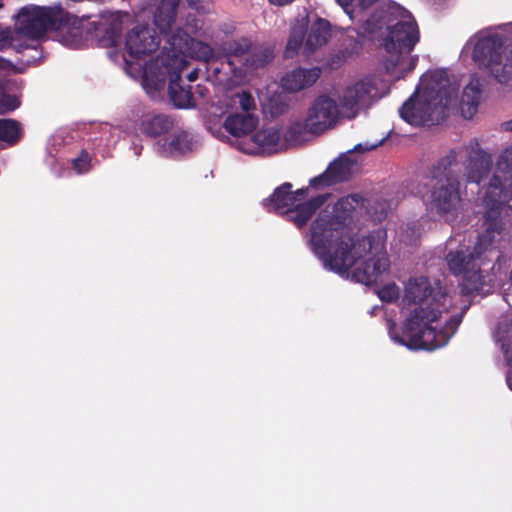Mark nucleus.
Here are the masks:
<instances>
[{"mask_svg": "<svg viewBox=\"0 0 512 512\" xmlns=\"http://www.w3.org/2000/svg\"><path fill=\"white\" fill-rule=\"evenodd\" d=\"M69 14L60 6L53 7H23L17 18V30L20 34L31 38L39 39L49 30L65 32L71 34L74 38L80 36L78 29L70 28Z\"/></svg>", "mask_w": 512, "mask_h": 512, "instance_id": "1a4fd4ad", "label": "nucleus"}, {"mask_svg": "<svg viewBox=\"0 0 512 512\" xmlns=\"http://www.w3.org/2000/svg\"><path fill=\"white\" fill-rule=\"evenodd\" d=\"M377 0H359V5L361 8L366 9L374 4Z\"/></svg>", "mask_w": 512, "mask_h": 512, "instance_id": "ea45409f", "label": "nucleus"}, {"mask_svg": "<svg viewBox=\"0 0 512 512\" xmlns=\"http://www.w3.org/2000/svg\"><path fill=\"white\" fill-rule=\"evenodd\" d=\"M331 37V25L328 20L323 18H317L312 23L306 42L305 52L307 54L313 53L319 47L325 45Z\"/></svg>", "mask_w": 512, "mask_h": 512, "instance_id": "5701e85b", "label": "nucleus"}, {"mask_svg": "<svg viewBox=\"0 0 512 512\" xmlns=\"http://www.w3.org/2000/svg\"><path fill=\"white\" fill-rule=\"evenodd\" d=\"M494 233L486 228L479 235L472 252L464 250L450 251L446 257L451 273L455 276L462 275L461 291L463 295L479 293L485 285V277L481 267L486 262H491V256L497 254L493 246Z\"/></svg>", "mask_w": 512, "mask_h": 512, "instance_id": "0eeeda50", "label": "nucleus"}, {"mask_svg": "<svg viewBox=\"0 0 512 512\" xmlns=\"http://www.w3.org/2000/svg\"><path fill=\"white\" fill-rule=\"evenodd\" d=\"M415 228H416V225H415V224H413L412 226H409V227H408V229H411L413 233L415 232Z\"/></svg>", "mask_w": 512, "mask_h": 512, "instance_id": "a18cd8bd", "label": "nucleus"}, {"mask_svg": "<svg viewBox=\"0 0 512 512\" xmlns=\"http://www.w3.org/2000/svg\"><path fill=\"white\" fill-rule=\"evenodd\" d=\"M379 144L371 145V146H364L362 144H357L352 150L349 152H367L374 148H376Z\"/></svg>", "mask_w": 512, "mask_h": 512, "instance_id": "4c0bfd02", "label": "nucleus"}, {"mask_svg": "<svg viewBox=\"0 0 512 512\" xmlns=\"http://www.w3.org/2000/svg\"><path fill=\"white\" fill-rule=\"evenodd\" d=\"M472 148L468 155L467 164L465 166V176L469 183L479 184L484 178L487 177L492 160L491 157L478 146Z\"/></svg>", "mask_w": 512, "mask_h": 512, "instance_id": "dca6fc26", "label": "nucleus"}, {"mask_svg": "<svg viewBox=\"0 0 512 512\" xmlns=\"http://www.w3.org/2000/svg\"><path fill=\"white\" fill-rule=\"evenodd\" d=\"M294 0H269L273 5L283 6L292 3Z\"/></svg>", "mask_w": 512, "mask_h": 512, "instance_id": "a19ab883", "label": "nucleus"}, {"mask_svg": "<svg viewBox=\"0 0 512 512\" xmlns=\"http://www.w3.org/2000/svg\"><path fill=\"white\" fill-rule=\"evenodd\" d=\"M251 43V40L246 37L223 41L220 44V51L227 58H239L248 53L251 49Z\"/></svg>", "mask_w": 512, "mask_h": 512, "instance_id": "bb28decb", "label": "nucleus"}, {"mask_svg": "<svg viewBox=\"0 0 512 512\" xmlns=\"http://www.w3.org/2000/svg\"><path fill=\"white\" fill-rule=\"evenodd\" d=\"M486 228L493 233L502 229L501 213L504 207L512 209V164H498L483 198Z\"/></svg>", "mask_w": 512, "mask_h": 512, "instance_id": "9d476101", "label": "nucleus"}, {"mask_svg": "<svg viewBox=\"0 0 512 512\" xmlns=\"http://www.w3.org/2000/svg\"><path fill=\"white\" fill-rule=\"evenodd\" d=\"M179 2L180 0H161L154 14V23L162 35L169 36L168 43L175 53L195 55L207 62L213 57V49L208 44L196 41L182 28L172 33Z\"/></svg>", "mask_w": 512, "mask_h": 512, "instance_id": "6e6552de", "label": "nucleus"}, {"mask_svg": "<svg viewBox=\"0 0 512 512\" xmlns=\"http://www.w3.org/2000/svg\"><path fill=\"white\" fill-rule=\"evenodd\" d=\"M194 147V140L192 135L181 128H174L171 137L161 146L162 153L166 157L179 158L188 152H191Z\"/></svg>", "mask_w": 512, "mask_h": 512, "instance_id": "6ab92c4d", "label": "nucleus"}, {"mask_svg": "<svg viewBox=\"0 0 512 512\" xmlns=\"http://www.w3.org/2000/svg\"><path fill=\"white\" fill-rule=\"evenodd\" d=\"M238 97L239 104L243 110V113H249L251 110L255 109V100L249 92H242L238 95Z\"/></svg>", "mask_w": 512, "mask_h": 512, "instance_id": "473e14b6", "label": "nucleus"}, {"mask_svg": "<svg viewBox=\"0 0 512 512\" xmlns=\"http://www.w3.org/2000/svg\"><path fill=\"white\" fill-rule=\"evenodd\" d=\"M281 139L280 131L276 128H267L257 131L250 137L253 144L250 148H243L247 154H270L276 151Z\"/></svg>", "mask_w": 512, "mask_h": 512, "instance_id": "aec40b11", "label": "nucleus"}, {"mask_svg": "<svg viewBox=\"0 0 512 512\" xmlns=\"http://www.w3.org/2000/svg\"><path fill=\"white\" fill-rule=\"evenodd\" d=\"M379 205H381V211L379 214L376 212L375 215H373V218H374V220L381 221L382 219H384L387 216V211H386L385 203H383V204L379 203Z\"/></svg>", "mask_w": 512, "mask_h": 512, "instance_id": "58836bf2", "label": "nucleus"}, {"mask_svg": "<svg viewBox=\"0 0 512 512\" xmlns=\"http://www.w3.org/2000/svg\"><path fill=\"white\" fill-rule=\"evenodd\" d=\"M180 74H174L169 81L168 95L172 104L178 109L195 107L193 94L190 89H185L181 83Z\"/></svg>", "mask_w": 512, "mask_h": 512, "instance_id": "b1692460", "label": "nucleus"}, {"mask_svg": "<svg viewBox=\"0 0 512 512\" xmlns=\"http://www.w3.org/2000/svg\"><path fill=\"white\" fill-rule=\"evenodd\" d=\"M427 83L421 94L415 91L401 106L399 114L415 126L438 123L445 117L451 101L452 88L445 70H435L425 75Z\"/></svg>", "mask_w": 512, "mask_h": 512, "instance_id": "39448f33", "label": "nucleus"}, {"mask_svg": "<svg viewBox=\"0 0 512 512\" xmlns=\"http://www.w3.org/2000/svg\"><path fill=\"white\" fill-rule=\"evenodd\" d=\"M355 166L356 161L351 157L346 154L340 155L326 169L331 179L330 182L337 184L348 181Z\"/></svg>", "mask_w": 512, "mask_h": 512, "instance_id": "a878e982", "label": "nucleus"}, {"mask_svg": "<svg viewBox=\"0 0 512 512\" xmlns=\"http://www.w3.org/2000/svg\"><path fill=\"white\" fill-rule=\"evenodd\" d=\"M188 6L199 13H205L208 10L207 0H187Z\"/></svg>", "mask_w": 512, "mask_h": 512, "instance_id": "f704fd0d", "label": "nucleus"}, {"mask_svg": "<svg viewBox=\"0 0 512 512\" xmlns=\"http://www.w3.org/2000/svg\"><path fill=\"white\" fill-rule=\"evenodd\" d=\"M508 361H509L510 365H512V354L510 356H508Z\"/></svg>", "mask_w": 512, "mask_h": 512, "instance_id": "49530a36", "label": "nucleus"}, {"mask_svg": "<svg viewBox=\"0 0 512 512\" xmlns=\"http://www.w3.org/2000/svg\"><path fill=\"white\" fill-rule=\"evenodd\" d=\"M376 94V88L370 80H360L344 89L339 103L347 118H355L362 109L368 108Z\"/></svg>", "mask_w": 512, "mask_h": 512, "instance_id": "4468645a", "label": "nucleus"}, {"mask_svg": "<svg viewBox=\"0 0 512 512\" xmlns=\"http://www.w3.org/2000/svg\"><path fill=\"white\" fill-rule=\"evenodd\" d=\"M504 43L497 35L479 39L473 49L472 58L479 66H485L491 75L501 84L512 81V47L505 55Z\"/></svg>", "mask_w": 512, "mask_h": 512, "instance_id": "f8f14e48", "label": "nucleus"}, {"mask_svg": "<svg viewBox=\"0 0 512 512\" xmlns=\"http://www.w3.org/2000/svg\"><path fill=\"white\" fill-rule=\"evenodd\" d=\"M417 60H418L417 56L411 58V60L409 62V66H408V71H412L415 68Z\"/></svg>", "mask_w": 512, "mask_h": 512, "instance_id": "37998d69", "label": "nucleus"}, {"mask_svg": "<svg viewBox=\"0 0 512 512\" xmlns=\"http://www.w3.org/2000/svg\"><path fill=\"white\" fill-rule=\"evenodd\" d=\"M160 45V38L149 25H137L128 31L125 48L129 56L140 58L155 52Z\"/></svg>", "mask_w": 512, "mask_h": 512, "instance_id": "2eb2a0df", "label": "nucleus"}, {"mask_svg": "<svg viewBox=\"0 0 512 512\" xmlns=\"http://www.w3.org/2000/svg\"><path fill=\"white\" fill-rule=\"evenodd\" d=\"M308 193V188H301L296 190L295 192H292L294 196V204H297V201H301L306 198Z\"/></svg>", "mask_w": 512, "mask_h": 512, "instance_id": "c9c22d12", "label": "nucleus"}, {"mask_svg": "<svg viewBox=\"0 0 512 512\" xmlns=\"http://www.w3.org/2000/svg\"><path fill=\"white\" fill-rule=\"evenodd\" d=\"M482 96V83L476 75L471 76L469 83L464 87L460 108L466 119H471L478 110Z\"/></svg>", "mask_w": 512, "mask_h": 512, "instance_id": "412c9836", "label": "nucleus"}, {"mask_svg": "<svg viewBox=\"0 0 512 512\" xmlns=\"http://www.w3.org/2000/svg\"><path fill=\"white\" fill-rule=\"evenodd\" d=\"M504 130L512 131V119L503 123Z\"/></svg>", "mask_w": 512, "mask_h": 512, "instance_id": "c03bdc74", "label": "nucleus"}, {"mask_svg": "<svg viewBox=\"0 0 512 512\" xmlns=\"http://www.w3.org/2000/svg\"><path fill=\"white\" fill-rule=\"evenodd\" d=\"M258 124V118L251 113H234L226 117L225 130L234 137L240 138L252 133Z\"/></svg>", "mask_w": 512, "mask_h": 512, "instance_id": "4be33fe9", "label": "nucleus"}, {"mask_svg": "<svg viewBox=\"0 0 512 512\" xmlns=\"http://www.w3.org/2000/svg\"><path fill=\"white\" fill-rule=\"evenodd\" d=\"M330 180L331 179L329 177V174L327 170H325L321 175L312 178L309 183L310 186L313 188H321L325 186L334 185V183L330 182Z\"/></svg>", "mask_w": 512, "mask_h": 512, "instance_id": "72a5a7b5", "label": "nucleus"}, {"mask_svg": "<svg viewBox=\"0 0 512 512\" xmlns=\"http://www.w3.org/2000/svg\"><path fill=\"white\" fill-rule=\"evenodd\" d=\"M462 149H451L445 156L434 163L429 170V178L433 182L427 203L430 213L454 220L462 206L460 181L453 168L458 165V155Z\"/></svg>", "mask_w": 512, "mask_h": 512, "instance_id": "423d86ee", "label": "nucleus"}, {"mask_svg": "<svg viewBox=\"0 0 512 512\" xmlns=\"http://www.w3.org/2000/svg\"><path fill=\"white\" fill-rule=\"evenodd\" d=\"M386 231L377 229L366 236L356 237L352 242H342L330 250V257H318L324 266L337 273H346L358 259L367 254L373 256L364 261L352 272V278L365 285L378 283L381 276L389 270L390 261L385 249Z\"/></svg>", "mask_w": 512, "mask_h": 512, "instance_id": "7ed1b4c3", "label": "nucleus"}, {"mask_svg": "<svg viewBox=\"0 0 512 512\" xmlns=\"http://www.w3.org/2000/svg\"><path fill=\"white\" fill-rule=\"evenodd\" d=\"M338 119V106L335 100L320 95L308 111L305 127L312 134H321L333 127Z\"/></svg>", "mask_w": 512, "mask_h": 512, "instance_id": "ddd939ff", "label": "nucleus"}, {"mask_svg": "<svg viewBox=\"0 0 512 512\" xmlns=\"http://www.w3.org/2000/svg\"><path fill=\"white\" fill-rule=\"evenodd\" d=\"M304 36L305 31L303 27L300 26L292 29L286 45L285 53L287 57H292L298 52L303 44Z\"/></svg>", "mask_w": 512, "mask_h": 512, "instance_id": "c85d7f7f", "label": "nucleus"}, {"mask_svg": "<svg viewBox=\"0 0 512 512\" xmlns=\"http://www.w3.org/2000/svg\"><path fill=\"white\" fill-rule=\"evenodd\" d=\"M247 54L245 62L243 63L246 72L265 67L274 58L273 49L264 44L253 45L251 43V49Z\"/></svg>", "mask_w": 512, "mask_h": 512, "instance_id": "393cba45", "label": "nucleus"}, {"mask_svg": "<svg viewBox=\"0 0 512 512\" xmlns=\"http://www.w3.org/2000/svg\"><path fill=\"white\" fill-rule=\"evenodd\" d=\"M198 77V71L197 69H194L193 71H191L188 75H187V78L190 82H193L197 79Z\"/></svg>", "mask_w": 512, "mask_h": 512, "instance_id": "79ce46f5", "label": "nucleus"}, {"mask_svg": "<svg viewBox=\"0 0 512 512\" xmlns=\"http://www.w3.org/2000/svg\"><path fill=\"white\" fill-rule=\"evenodd\" d=\"M175 127V118L163 113L146 114L140 123L141 132L153 139L171 133Z\"/></svg>", "mask_w": 512, "mask_h": 512, "instance_id": "a211bd4d", "label": "nucleus"}, {"mask_svg": "<svg viewBox=\"0 0 512 512\" xmlns=\"http://www.w3.org/2000/svg\"><path fill=\"white\" fill-rule=\"evenodd\" d=\"M291 189V183H283L274 190L270 197L264 200L263 204L269 210L279 211L287 208L285 211L286 219L301 229L306 226L315 212L324 205L327 201V196L317 195L307 201L294 204V196Z\"/></svg>", "mask_w": 512, "mask_h": 512, "instance_id": "9b49d317", "label": "nucleus"}, {"mask_svg": "<svg viewBox=\"0 0 512 512\" xmlns=\"http://www.w3.org/2000/svg\"><path fill=\"white\" fill-rule=\"evenodd\" d=\"M321 70L315 68H296L281 78V86L288 92H299L311 87L320 77Z\"/></svg>", "mask_w": 512, "mask_h": 512, "instance_id": "f3484780", "label": "nucleus"}, {"mask_svg": "<svg viewBox=\"0 0 512 512\" xmlns=\"http://www.w3.org/2000/svg\"><path fill=\"white\" fill-rule=\"evenodd\" d=\"M365 30L376 34L385 30L379 39L386 55L384 66L391 73L419 42V28L411 13L395 2H383L365 21Z\"/></svg>", "mask_w": 512, "mask_h": 512, "instance_id": "f03ea898", "label": "nucleus"}, {"mask_svg": "<svg viewBox=\"0 0 512 512\" xmlns=\"http://www.w3.org/2000/svg\"><path fill=\"white\" fill-rule=\"evenodd\" d=\"M0 7H2V4L0 3Z\"/></svg>", "mask_w": 512, "mask_h": 512, "instance_id": "de8ad7c7", "label": "nucleus"}, {"mask_svg": "<svg viewBox=\"0 0 512 512\" xmlns=\"http://www.w3.org/2000/svg\"><path fill=\"white\" fill-rule=\"evenodd\" d=\"M10 45L9 33L5 31L0 32V50Z\"/></svg>", "mask_w": 512, "mask_h": 512, "instance_id": "e433bc0d", "label": "nucleus"}, {"mask_svg": "<svg viewBox=\"0 0 512 512\" xmlns=\"http://www.w3.org/2000/svg\"><path fill=\"white\" fill-rule=\"evenodd\" d=\"M366 199L359 194H351L340 198L332 211L322 210L310 226L309 243L317 257H330L328 252L340 246L342 242L356 239L349 236L347 224L352 220L353 213L365 207Z\"/></svg>", "mask_w": 512, "mask_h": 512, "instance_id": "20e7f679", "label": "nucleus"}, {"mask_svg": "<svg viewBox=\"0 0 512 512\" xmlns=\"http://www.w3.org/2000/svg\"><path fill=\"white\" fill-rule=\"evenodd\" d=\"M21 134L19 122L13 119H0V141L14 145L20 140Z\"/></svg>", "mask_w": 512, "mask_h": 512, "instance_id": "cd10ccee", "label": "nucleus"}, {"mask_svg": "<svg viewBox=\"0 0 512 512\" xmlns=\"http://www.w3.org/2000/svg\"><path fill=\"white\" fill-rule=\"evenodd\" d=\"M404 306L411 309L404 321L402 335L397 324L390 320L388 330L391 339L411 349L434 350L447 344L462 322L466 308L460 313L452 314L438 329L434 323L449 314L453 307L452 298L445 289L436 283L433 286L425 276L410 277L404 285L402 299Z\"/></svg>", "mask_w": 512, "mask_h": 512, "instance_id": "f257e3e1", "label": "nucleus"}, {"mask_svg": "<svg viewBox=\"0 0 512 512\" xmlns=\"http://www.w3.org/2000/svg\"><path fill=\"white\" fill-rule=\"evenodd\" d=\"M20 101L14 95L0 94V114H6L17 109Z\"/></svg>", "mask_w": 512, "mask_h": 512, "instance_id": "7c9ffc66", "label": "nucleus"}, {"mask_svg": "<svg viewBox=\"0 0 512 512\" xmlns=\"http://www.w3.org/2000/svg\"><path fill=\"white\" fill-rule=\"evenodd\" d=\"M399 289L396 284H388L383 286L379 291V297L384 302H393L398 299Z\"/></svg>", "mask_w": 512, "mask_h": 512, "instance_id": "2f4dec72", "label": "nucleus"}, {"mask_svg": "<svg viewBox=\"0 0 512 512\" xmlns=\"http://www.w3.org/2000/svg\"><path fill=\"white\" fill-rule=\"evenodd\" d=\"M72 168L79 174L87 173L91 169V157L86 150H81L79 156L72 160Z\"/></svg>", "mask_w": 512, "mask_h": 512, "instance_id": "c756f323", "label": "nucleus"}]
</instances>
